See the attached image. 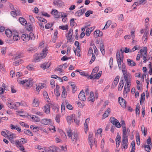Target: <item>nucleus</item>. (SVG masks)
Segmentation results:
<instances>
[{"mask_svg":"<svg viewBox=\"0 0 152 152\" xmlns=\"http://www.w3.org/2000/svg\"><path fill=\"white\" fill-rule=\"evenodd\" d=\"M17 81L18 82L22 85L26 86L27 87L30 88L33 84V79L31 78H29L28 80H25L22 81H20L19 78H18Z\"/></svg>","mask_w":152,"mask_h":152,"instance_id":"f257e3e1","label":"nucleus"},{"mask_svg":"<svg viewBox=\"0 0 152 152\" xmlns=\"http://www.w3.org/2000/svg\"><path fill=\"white\" fill-rule=\"evenodd\" d=\"M48 49H45L42 50V53H37L34 58L36 61L38 62L41 59L45 58L48 53Z\"/></svg>","mask_w":152,"mask_h":152,"instance_id":"f03ea898","label":"nucleus"},{"mask_svg":"<svg viewBox=\"0 0 152 152\" xmlns=\"http://www.w3.org/2000/svg\"><path fill=\"white\" fill-rule=\"evenodd\" d=\"M123 75L124 80L126 82V85H129V84H130L131 82L132 77L131 75L128 72L123 73Z\"/></svg>","mask_w":152,"mask_h":152,"instance_id":"7ed1b4c3","label":"nucleus"},{"mask_svg":"<svg viewBox=\"0 0 152 152\" xmlns=\"http://www.w3.org/2000/svg\"><path fill=\"white\" fill-rule=\"evenodd\" d=\"M125 137H122V141L121 143V148L123 149H126L128 145V138H125Z\"/></svg>","mask_w":152,"mask_h":152,"instance_id":"20e7f679","label":"nucleus"},{"mask_svg":"<svg viewBox=\"0 0 152 152\" xmlns=\"http://www.w3.org/2000/svg\"><path fill=\"white\" fill-rule=\"evenodd\" d=\"M110 121L113 125L115 126L116 127L118 128H120L121 127V124L119 123V121L114 117H111Z\"/></svg>","mask_w":152,"mask_h":152,"instance_id":"39448f33","label":"nucleus"},{"mask_svg":"<svg viewBox=\"0 0 152 152\" xmlns=\"http://www.w3.org/2000/svg\"><path fill=\"white\" fill-rule=\"evenodd\" d=\"M47 150V152H61L59 148L55 145H53L49 147Z\"/></svg>","mask_w":152,"mask_h":152,"instance_id":"423d86ee","label":"nucleus"},{"mask_svg":"<svg viewBox=\"0 0 152 152\" xmlns=\"http://www.w3.org/2000/svg\"><path fill=\"white\" fill-rule=\"evenodd\" d=\"M118 102L121 106L124 108H125L126 102L122 97H120L118 98Z\"/></svg>","mask_w":152,"mask_h":152,"instance_id":"0eeeda50","label":"nucleus"},{"mask_svg":"<svg viewBox=\"0 0 152 152\" xmlns=\"http://www.w3.org/2000/svg\"><path fill=\"white\" fill-rule=\"evenodd\" d=\"M78 98L80 100L85 101L86 100V98L85 96V94L82 90L80 92L78 95Z\"/></svg>","mask_w":152,"mask_h":152,"instance_id":"6e6552de","label":"nucleus"},{"mask_svg":"<svg viewBox=\"0 0 152 152\" xmlns=\"http://www.w3.org/2000/svg\"><path fill=\"white\" fill-rule=\"evenodd\" d=\"M53 3L55 6L58 7H61L64 5V3L60 0H54Z\"/></svg>","mask_w":152,"mask_h":152,"instance_id":"1a4fd4ad","label":"nucleus"},{"mask_svg":"<svg viewBox=\"0 0 152 152\" xmlns=\"http://www.w3.org/2000/svg\"><path fill=\"white\" fill-rule=\"evenodd\" d=\"M75 115L72 114L71 116H68L66 118V120L69 124H71V122H75Z\"/></svg>","mask_w":152,"mask_h":152,"instance_id":"9d476101","label":"nucleus"},{"mask_svg":"<svg viewBox=\"0 0 152 152\" xmlns=\"http://www.w3.org/2000/svg\"><path fill=\"white\" fill-rule=\"evenodd\" d=\"M21 37L23 41L25 42L28 41L31 38L29 35L27 34H22Z\"/></svg>","mask_w":152,"mask_h":152,"instance_id":"9b49d317","label":"nucleus"},{"mask_svg":"<svg viewBox=\"0 0 152 152\" xmlns=\"http://www.w3.org/2000/svg\"><path fill=\"white\" fill-rule=\"evenodd\" d=\"M88 140L89 142V144L90 146L91 149H92V147L94 144L95 145V146H96V142L94 141V139L93 138H92L91 137H90L89 136L88 137Z\"/></svg>","mask_w":152,"mask_h":152,"instance_id":"f8f14e48","label":"nucleus"},{"mask_svg":"<svg viewBox=\"0 0 152 152\" xmlns=\"http://www.w3.org/2000/svg\"><path fill=\"white\" fill-rule=\"evenodd\" d=\"M51 14L53 15L55 18H58L60 17L59 12H58L56 10H53L51 11Z\"/></svg>","mask_w":152,"mask_h":152,"instance_id":"ddd939ff","label":"nucleus"},{"mask_svg":"<svg viewBox=\"0 0 152 152\" xmlns=\"http://www.w3.org/2000/svg\"><path fill=\"white\" fill-rule=\"evenodd\" d=\"M39 102L38 99L34 98L32 103V106L37 107L39 106Z\"/></svg>","mask_w":152,"mask_h":152,"instance_id":"4468645a","label":"nucleus"},{"mask_svg":"<svg viewBox=\"0 0 152 152\" xmlns=\"http://www.w3.org/2000/svg\"><path fill=\"white\" fill-rule=\"evenodd\" d=\"M90 119L89 118H88L86 119L84 124V130L85 133H86L88 130V126L87 123H88Z\"/></svg>","mask_w":152,"mask_h":152,"instance_id":"2eb2a0df","label":"nucleus"},{"mask_svg":"<svg viewBox=\"0 0 152 152\" xmlns=\"http://www.w3.org/2000/svg\"><path fill=\"white\" fill-rule=\"evenodd\" d=\"M124 82L123 78L122 77L121 78L119 83L118 85V90L119 91H121L124 85Z\"/></svg>","mask_w":152,"mask_h":152,"instance_id":"dca6fc26","label":"nucleus"},{"mask_svg":"<svg viewBox=\"0 0 152 152\" xmlns=\"http://www.w3.org/2000/svg\"><path fill=\"white\" fill-rule=\"evenodd\" d=\"M78 139V134L77 133L74 134L73 137L72 138H71L72 141L73 142L74 144H75L76 143V141Z\"/></svg>","mask_w":152,"mask_h":152,"instance_id":"f3484780","label":"nucleus"},{"mask_svg":"<svg viewBox=\"0 0 152 152\" xmlns=\"http://www.w3.org/2000/svg\"><path fill=\"white\" fill-rule=\"evenodd\" d=\"M51 120L48 119H44L42 120L41 123L42 124L46 125H49L51 123Z\"/></svg>","mask_w":152,"mask_h":152,"instance_id":"a211bd4d","label":"nucleus"},{"mask_svg":"<svg viewBox=\"0 0 152 152\" xmlns=\"http://www.w3.org/2000/svg\"><path fill=\"white\" fill-rule=\"evenodd\" d=\"M131 84H129V85H127L126 84H125L124 88V94H127V93L128 92H129L130 91V88Z\"/></svg>","mask_w":152,"mask_h":152,"instance_id":"6ab92c4d","label":"nucleus"},{"mask_svg":"<svg viewBox=\"0 0 152 152\" xmlns=\"http://www.w3.org/2000/svg\"><path fill=\"white\" fill-rule=\"evenodd\" d=\"M117 60H124V56L123 54L120 53L119 52H118L116 53Z\"/></svg>","mask_w":152,"mask_h":152,"instance_id":"aec40b11","label":"nucleus"},{"mask_svg":"<svg viewBox=\"0 0 152 152\" xmlns=\"http://www.w3.org/2000/svg\"><path fill=\"white\" fill-rule=\"evenodd\" d=\"M110 113V108H108L105 112V113L103 114L102 119H104L108 117Z\"/></svg>","mask_w":152,"mask_h":152,"instance_id":"412c9836","label":"nucleus"},{"mask_svg":"<svg viewBox=\"0 0 152 152\" xmlns=\"http://www.w3.org/2000/svg\"><path fill=\"white\" fill-rule=\"evenodd\" d=\"M94 93L93 92L91 91L90 96L88 98V100L89 101H91V102H93L94 101Z\"/></svg>","mask_w":152,"mask_h":152,"instance_id":"4be33fe9","label":"nucleus"},{"mask_svg":"<svg viewBox=\"0 0 152 152\" xmlns=\"http://www.w3.org/2000/svg\"><path fill=\"white\" fill-rule=\"evenodd\" d=\"M127 62L128 65L131 66H135L136 65V63L130 59H127Z\"/></svg>","mask_w":152,"mask_h":152,"instance_id":"5701e85b","label":"nucleus"},{"mask_svg":"<svg viewBox=\"0 0 152 152\" xmlns=\"http://www.w3.org/2000/svg\"><path fill=\"white\" fill-rule=\"evenodd\" d=\"M19 20L20 23L23 25H25L27 23V21L26 20L22 17L19 18Z\"/></svg>","mask_w":152,"mask_h":152,"instance_id":"b1692460","label":"nucleus"},{"mask_svg":"<svg viewBox=\"0 0 152 152\" xmlns=\"http://www.w3.org/2000/svg\"><path fill=\"white\" fill-rule=\"evenodd\" d=\"M5 32L7 37H10L12 36V32L9 29H6Z\"/></svg>","mask_w":152,"mask_h":152,"instance_id":"393cba45","label":"nucleus"},{"mask_svg":"<svg viewBox=\"0 0 152 152\" xmlns=\"http://www.w3.org/2000/svg\"><path fill=\"white\" fill-rule=\"evenodd\" d=\"M44 111L47 114H49L50 112V106L47 105L44 106Z\"/></svg>","mask_w":152,"mask_h":152,"instance_id":"a878e982","label":"nucleus"},{"mask_svg":"<svg viewBox=\"0 0 152 152\" xmlns=\"http://www.w3.org/2000/svg\"><path fill=\"white\" fill-rule=\"evenodd\" d=\"M63 89V92L61 95V96L64 98H65L66 96V88L64 86H62Z\"/></svg>","mask_w":152,"mask_h":152,"instance_id":"bb28decb","label":"nucleus"},{"mask_svg":"<svg viewBox=\"0 0 152 152\" xmlns=\"http://www.w3.org/2000/svg\"><path fill=\"white\" fill-rule=\"evenodd\" d=\"M96 72H95L93 70L92 72L89 76L88 75V78H89L91 79H94V77L95 76V75H96Z\"/></svg>","mask_w":152,"mask_h":152,"instance_id":"cd10ccee","label":"nucleus"},{"mask_svg":"<svg viewBox=\"0 0 152 152\" xmlns=\"http://www.w3.org/2000/svg\"><path fill=\"white\" fill-rule=\"evenodd\" d=\"M47 63H44V64H41L40 65V67L42 69H45L46 68H48L50 67V65H47Z\"/></svg>","mask_w":152,"mask_h":152,"instance_id":"c85d7f7f","label":"nucleus"},{"mask_svg":"<svg viewBox=\"0 0 152 152\" xmlns=\"http://www.w3.org/2000/svg\"><path fill=\"white\" fill-rule=\"evenodd\" d=\"M100 49L102 54L104 55L105 54L104 47L103 44H100Z\"/></svg>","mask_w":152,"mask_h":152,"instance_id":"c756f323","label":"nucleus"},{"mask_svg":"<svg viewBox=\"0 0 152 152\" xmlns=\"http://www.w3.org/2000/svg\"><path fill=\"white\" fill-rule=\"evenodd\" d=\"M151 145H145V144L142 146L143 148H146L145 151L147 152L151 151Z\"/></svg>","mask_w":152,"mask_h":152,"instance_id":"7c9ffc66","label":"nucleus"},{"mask_svg":"<svg viewBox=\"0 0 152 152\" xmlns=\"http://www.w3.org/2000/svg\"><path fill=\"white\" fill-rule=\"evenodd\" d=\"M122 72L123 74L128 72H127L126 68L124 63H123L122 64Z\"/></svg>","mask_w":152,"mask_h":152,"instance_id":"2f4dec72","label":"nucleus"},{"mask_svg":"<svg viewBox=\"0 0 152 152\" xmlns=\"http://www.w3.org/2000/svg\"><path fill=\"white\" fill-rule=\"evenodd\" d=\"M140 52L141 53V55L143 54V52L145 53V54H147V48L146 47H144L143 48L141 49L140 50Z\"/></svg>","mask_w":152,"mask_h":152,"instance_id":"473e14b6","label":"nucleus"},{"mask_svg":"<svg viewBox=\"0 0 152 152\" xmlns=\"http://www.w3.org/2000/svg\"><path fill=\"white\" fill-rule=\"evenodd\" d=\"M24 132L26 134L30 136H33V134L29 130L26 129L24 131Z\"/></svg>","mask_w":152,"mask_h":152,"instance_id":"72a5a7b5","label":"nucleus"},{"mask_svg":"<svg viewBox=\"0 0 152 152\" xmlns=\"http://www.w3.org/2000/svg\"><path fill=\"white\" fill-rule=\"evenodd\" d=\"M141 131L142 133H144V136H146L147 134V130H145V127L144 125H142L141 126Z\"/></svg>","mask_w":152,"mask_h":152,"instance_id":"f704fd0d","label":"nucleus"},{"mask_svg":"<svg viewBox=\"0 0 152 152\" xmlns=\"http://www.w3.org/2000/svg\"><path fill=\"white\" fill-rule=\"evenodd\" d=\"M23 61V60L21 59H20L18 60V61H16L14 62L13 63V64L14 65H15L16 66L18 65L19 64H20Z\"/></svg>","mask_w":152,"mask_h":152,"instance_id":"c9c22d12","label":"nucleus"},{"mask_svg":"<svg viewBox=\"0 0 152 152\" xmlns=\"http://www.w3.org/2000/svg\"><path fill=\"white\" fill-rule=\"evenodd\" d=\"M140 105L139 103H137L136 108V113L138 115L140 114Z\"/></svg>","mask_w":152,"mask_h":152,"instance_id":"e433bc0d","label":"nucleus"},{"mask_svg":"<svg viewBox=\"0 0 152 152\" xmlns=\"http://www.w3.org/2000/svg\"><path fill=\"white\" fill-rule=\"evenodd\" d=\"M111 24V21L110 20H108L106 23L105 26L103 29H106L108 28L110 26Z\"/></svg>","mask_w":152,"mask_h":152,"instance_id":"4c0bfd02","label":"nucleus"},{"mask_svg":"<svg viewBox=\"0 0 152 152\" xmlns=\"http://www.w3.org/2000/svg\"><path fill=\"white\" fill-rule=\"evenodd\" d=\"M7 105L10 109H15L14 104L8 102L7 103Z\"/></svg>","mask_w":152,"mask_h":152,"instance_id":"58836bf2","label":"nucleus"},{"mask_svg":"<svg viewBox=\"0 0 152 152\" xmlns=\"http://www.w3.org/2000/svg\"><path fill=\"white\" fill-rule=\"evenodd\" d=\"M99 30H96L95 31L94 33V36L96 38H97L99 37Z\"/></svg>","mask_w":152,"mask_h":152,"instance_id":"ea45409f","label":"nucleus"},{"mask_svg":"<svg viewBox=\"0 0 152 152\" xmlns=\"http://www.w3.org/2000/svg\"><path fill=\"white\" fill-rule=\"evenodd\" d=\"M37 19L41 22H43L45 23L47 22L46 20L43 18L39 17Z\"/></svg>","mask_w":152,"mask_h":152,"instance_id":"a19ab883","label":"nucleus"},{"mask_svg":"<svg viewBox=\"0 0 152 152\" xmlns=\"http://www.w3.org/2000/svg\"><path fill=\"white\" fill-rule=\"evenodd\" d=\"M123 136L122 137H125V138H128V137L126 135L127 134L126 129H123Z\"/></svg>","mask_w":152,"mask_h":152,"instance_id":"79ce46f5","label":"nucleus"},{"mask_svg":"<svg viewBox=\"0 0 152 152\" xmlns=\"http://www.w3.org/2000/svg\"><path fill=\"white\" fill-rule=\"evenodd\" d=\"M60 17L61 16L62 18H66L67 16L66 14L64 12H59Z\"/></svg>","mask_w":152,"mask_h":152,"instance_id":"37998d69","label":"nucleus"},{"mask_svg":"<svg viewBox=\"0 0 152 152\" xmlns=\"http://www.w3.org/2000/svg\"><path fill=\"white\" fill-rule=\"evenodd\" d=\"M131 37L132 38V40H133V42H134V38L135 36L134 31H131Z\"/></svg>","mask_w":152,"mask_h":152,"instance_id":"c03bdc74","label":"nucleus"},{"mask_svg":"<svg viewBox=\"0 0 152 152\" xmlns=\"http://www.w3.org/2000/svg\"><path fill=\"white\" fill-rule=\"evenodd\" d=\"M93 11L91 10L87 11L85 13V15L86 17H88L89 16L90 14L93 13Z\"/></svg>","mask_w":152,"mask_h":152,"instance_id":"a18cd8bd","label":"nucleus"},{"mask_svg":"<svg viewBox=\"0 0 152 152\" xmlns=\"http://www.w3.org/2000/svg\"><path fill=\"white\" fill-rule=\"evenodd\" d=\"M73 34V30L71 28L68 34L67 35L68 38H71Z\"/></svg>","mask_w":152,"mask_h":152,"instance_id":"49530a36","label":"nucleus"},{"mask_svg":"<svg viewBox=\"0 0 152 152\" xmlns=\"http://www.w3.org/2000/svg\"><path fill=\"white\" fill-rule=\"evenodd\" d=\"M51 77L52 78H54V79H57L58 78L59 80H61V82H63V80L60 77H58L57 75H53L51 76Z\"/></svg>","mask_w":152,"mask_h":152,"instance_id":"de8ad7c7","label":"nucleus"},{"mask_svg":"<svg viewBox=\"0 0 152 152\" xmlns=\"http://www.w3.org/2000/svg\"><path fill=\"white\" fill-rule=\"evenodd\" d=\"M59 28L61 29L66 30H67L68 29V26L66 25L65 26H59Z\"/></svg>","mask_w":152,"mask_h":152,"instance_id":"09e8293b","label":"nucleus"},{"mask_svg":"<svg viewBox=\"0 0 152 152\" xmlns=\"http://www.w3.org/2000/svg\"><path fill=\"white\" fill-rule=\"evenodd\" d=\"M74 19L72 18L70 20V25L71 26H73L76 25V23L74 22Z\"/></svg>","mask_w":152,"mask_h":152,"instance_id":"8fccbe9b","label":"nucleus"},{"mask_svg":"<svg viewBox=\"0 0 152 152\" xmlns=\"http://www.w3.org/2000/svg\"><path fill=\"white\" fill-rule=\"evenodd\" d=\"M91 54L93 55V54H94L93 53L92 48L91 47H90L88 51V56H91Z\"/></svg>","mask_w":152,"mask_h":152,"instance_id":"3c124183","label":"nucleus"},{"mask_svg":"<svg viewBox=\"0 0 152 152\" xmlns=\"http://www.w3.org/2000/svg\"><path fill=\"white\" fill-rule=\"evenodd\" d=\"M92 31L91 30L89 29V28L87 29L86 30V34L87 36H89Z\"/></svg>","mask_w":152,"mask_h":152,"instance_id":"603ef678","label":"nucleus"},{"mask_svg":"<svg viewBox=\"0 0 152 152\" xmlns=\"http://www.w3.org/2000/svg\"><path fill=\"white\" fill-rule=\"evenodd\" d=\"M75 15L76 16H80L82 15L83 14L81 11H80V10H79L75 13Z\"/></svg>","mask_w":152,"mask_h":152,"instance_id":"864d4df0","label":"nucleus"},{"mask_svg":"<svg viewBox=\"0 0 152 152\" xmlns=\"http://www.w3.org/2000/svg\"><path fill=\"white\" fill-rule=\"evenodd\" d=\"M63 67V66L61 65L59 66L58 67H57L56 68L55 70L57 71H59L61 72H62L63 71V70L62 68Z\"/></svg>","mask_w":152,"mask_h":152,"instance_id":"5fc2aeb1","label":"nucleus"},{"mask_svg":"<svg viewBox=\"0 0 152 152\" xmlns=\"http://www.w3.org/2000/svg\"><path fill=\"white\" fill-rule=\"evenodd\" d=\"M13 39L14 40L17 41L19 39H20V37L18 35H14Z\"/></svg>","mask_w":152,"mask_h":152,"instance_id":"6e6d98bb","label":"nucleus"},{"mask_svg":"<svg viewBox=\"0 0 152 152\" xmlns=\"http://www.w3.org/2000/svg\"><path fill=\"white\" fill-rule=\"evenodd\" d=\"M113 9L112 8L109 7L105 9L104 11V12L106 13H108L112 11Z\"/></svg>","mask_w":152,"mask_h":152,"instance_id":"4d7b16f0","label":"nucleus"},{"mask_svg":"<svg viewBox=\"0 0 152 152\" xmlns=\"http://www.w3.org/2000/svg\"><path fill=\"white\" fill-rule=\"evenodd\" d=\"M34 121L35 122H38L40 121V119L38 117L35 115H34Z\"/></svg>","mask_w":152,"mask_h":152,"instance_id":"13d9d810","label":"nucleus"},{"mask_svg":"<svg viewBox=\"0 0 152 152\" xmlns=\"http://www.w3.org/2000/svg\"><path fill=\"white\" fill-rule=\"evenodd\" d=\"M92 46H93V48L94 50V53L95 54H97L98 53V50H97V48L96 47L95 45L94 44Z\"/></svg>","mask_w":152,"mask_h":152,"instance_id":"bf43d9fd","label":"nucleus"},{"mask_svg":"<svg viewBox=\"0 0 152 152\" xmlns=\"http://www.w3.org/2000/svg\"><path fill=\"white\" fill-rule=\"evenodd\" d=\"M95 58L96 57L95 55L94 54H93V55H92V57L91 58V60L89 62L90 64H92V63L94 61Z\"/></svg>","mask_w":152,"mask_h":152,"instance_id":"052dcab7","label":"nucleus"},{"mask_svg":"<svg viewBox=\"0 0 152 152\" xmlns=\"http://www.w3.org/2000/svg\"><path fill=\"white\" fill-rule=\"evenodd\" d=\"M151 62H150L148 64V66L150 69L149 72V73L150 75H152V66L151 64Z\"/></svg>","mask_w":152,"mask_h":152,"instance_id":"680f3d73","label":"nucleus"},{"mask_svg":"<svg viewBox=\"0 0 152 152\" xmlns=\"http://www.w3.org/2000/svg\"><path fill=\"white\" fill-rule=\"evenodd\" d=\"M131 146H132V149L131 150H135V142L134 141H132L131 144Z\"/></svg>","mask_w":152,"mask_h":152,"instance_id":"e2e57ef3","label":"nucleus"},{"mask_svg":"<svg viewBox=\"0 0 152 152\" xmlns=\"http://www.w3.org/2000/svg\"><path fill=\"white\" fill-rule=\"evenodd\" d=\"M118 62V66L119 68L120 69L121 68V63H123V61H122L121 60H117Z\"/></svg>","mask_w":152,"mask_h":152,"instance_id":"0e129e2a","label":"nucleus"},{"mask_svg":"<svg viewBox=\"0 0 152 152\" xmlns=\"http://www.w3.org/2000/svg\"><path fill=\"white\" fill-rule=\"evenodd\" d=\"M102 73V71H99L98 73L96 74L95 75V76L94 77V79L96 78H99V77L101 76V75Z\"/></svg>","mask_w":152,"mask_h":152,"instance_id":"69168bd1","label":"nucleus"},{"mask_svg":"<svg viewBox=\"0 0 152 152\" xmlns=\"http://www.w3.org/2000/svg\"><path fill=\"white\" fill-rule=\"evenodd\" d=\"M66 107L68 109L71 110L72 109L73 107L72 105L68 104V102L66 103Z\"/></svg>","mask_w":152,"mask_h":152,"instance_id":"338daca9","label":"nucleus"},{"mask_svg":"<svg viewBox=\"0 0 152 152\" xmlns=\"http://www.w3.org/2000/svg\"><path fill=\"white\" fill-rule=\"evenodd\" d=\"M53 23H52L51 24H50V23H48L45 25V28L46 29H48L51 27L53 26Z\"/></svg>","mask_w":152,"mask_h":152,"instance_id":"774afa93","label":"nucleus"}]
</instances>
